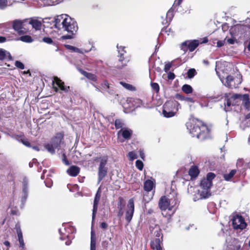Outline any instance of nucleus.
Here are the masks:
<instances>
[{
    "instance_id": "nucleus-1",
    "label": "nucleus",
    "mask_w": 250,
    "mask_h": 250,
    "mask_svg": "<svg viewBox=\"0 0 250 250\" xmlns=\"http://www.w3.org/2000/svg\"><path fill=\"white\" fill-rule=\"evenodd\" d=\"M187 129L193 137H196L201 140L208 137L209 130L206 125L198 119H193L186 124Z\"/></svg>"
},
{
    "instance_id": "nucleus-2",
    "label": "nucleus",
    "mask_w": 250,
    "mask_h": 250,
    "mask_svg": "<svg viewBox=\"0 0 250 250\" xmlns=\"http://www.w3.org/2000/svg\"><path fill=\"white\" fill-rule=\"evenodd\" d=\"M53 22L54 27L60 30L77 32L78 29L77 22L66 14L57 16Z\"/></svg>"
},
{
    "instance_id": "nucleus-3",
    "label": "nucleus",
    "mask_w": 250,
    "mask_h": 250,
    "mask_svg": "<svg viewBox=\"0 0 250 250\" xmlns=\"http://www.w3.org/2000/svg\"><path fill=\"white\" fill-rule=\"evenodd\" d=\"M179 104L175 101H169L163 105V114L165 117L170 118L174 116L178 110Z\"/></svg>"
},
{
    "instance_id": "nucleus-4",
    "label": "nucleus",
    "mask_w": 250,
    "mask_h": 250,
    "mask_svg": "<svg viewBox=\"0 0 250 250\" xmlns=\"http://www.w3.org/2000/svg\"><path fill=\"white\" fill-rule=\"evenodd\" d=\"M108 158L107 156L96 157L94 161L99 163L98 167V182H100L107 174V167H106Z\"/></svg>"
},
{
    "instance_id": "nucleus-5",
    "label": "nucleus",
    "mask_w": 250,
    "mask_h": 250,
    "mask_svg": "<svg viewBox=\"0 0 250 250\" xmlns=\"http://www.w3.org/2000/svg\"><path fill=\"white\" fill-rule=\"evenodd\" d=\"M208 42L207 38H204L203 42H200L198 40H194L191 41H187L183 42L181 45V48L185 52L187 51L188 48L190 52L193 51L201 43H206Z\"/></svg>"
},
{
    "instance_id": "nucleus-6",
    "label": "nucleus",
    "mask_w": 250,
    "mask_h": 250,
    "mask_svg": "<svg viewBox=\"0 0 250 250\" xmlns=\"http://www.w3.org/2000/svg\"><path fill=\"white\" fill-rule=\"evenodd\" d=\"M159 206L162 211H171L174 205L173 202H171V200L166 196H163L161 198L159 202Z\"/></svg>"
},
{
    "instance_id": "nucleus-7",
    "label": "nucleus",
    "mask_w": 250,
    "mask_h": 250,
    "mask_svg": "<svg viewBox=\"0 0 250 250\" xmlns=\"http://www.w3.org/2000/svg\"><path fill=\"white\" fill-rule=\"evenodd\" d=\"M232 222V225L235 229H245L247 226V224L242 216L238 214H236L233 217Z\"/></svg>"
},
{
    "instance_id": "nucleus-8",
    "label": "nucleus",
    "mask_w": 250,
    "mask_h": 250,
    "mask_svg": "<svg viewBox=\"0 0 250 250\" xmlns=\"http://www.w3.org/2000/svg\"><path fill=\"white\" fill-rule=\"evenodd\" d=\"M134 211V201L132 199L129 200L127 206V210L125 212V220L128 223H129L131 220L133 213Z\"/></svg>"
},
{
    "instance_id": "nucleus-9",
    "label": "nucleus",
    "mask_w": 250,
    "mask_h": 250,
    "mask_svg": "<svg viewBox=\"0 0 250 250\" xmlns=\"http://www.w3.org/2000/svg\"><path fill=\"white\" fill-rule=\"evenodd\" d=\"M240 96L239 94H233L232 96L230 97V98L228 99L227 100V107L225 108V110L226 111H228L229 110V107L230 106V105H235L236 104H238L239 103V97Z\"/></svg>"
},
{
    "instance_id": "nucleus-10",
    "label": "nucleus",
    "mask_w": 250,
    "mask_h": 250,
    "mask_svg": "<svg viewBox=\"0 0 250 250\" xmlns=\"http://www.w3.org/2000/svg\"><path fill=\"white\" fill-rule=\"evenodd\" d=\"M28 180L26 177L23 179L22 181V196L21 198V202L24 203L28 197Z\"/></svg>"
},
{
    "instance_id": "nucleus-11",
    "label": "nucleus",
    "mask_w": 250,
    "mask_h": 250,
    "mask_svg": "<svg viewBox=\"0 0 250 250\" xmlns=\"http://www.w3.org/2000/svg\"><path fill=\"white\" fill-rule=\"evenodd\" d=\"M100 192H101L100 191V190L98 189V190L97 191V192L96 194V195H95V198L94 200L93 208V210H92V222L93 221V220H94V219L95 218L96 214V212L97 211L98 203H99V202L100 201V197H101V193Z\"/></svg>"
},
{
    "instance_id": "nucleus-12",
    "label": "nucleus",
    "mask_w": 250,
    "mask_h": 250,
    "mask_svg": "<svg viewBox=\"0 0 250 250\" xmlns=\"http://www.w3.org/2000/svg\"><path fill=\"white\" fill-rule=\"evenodd\" d=\"M247 29H250V25L249 26L236 25L230 29V32L238 35L239 32H240L241 34L244 33V31H246Z\"/></svg>"
},
{
    "instance_id": "nucleus-13",
    "label": "nucleus",
    "mask_w": 250,
    "mask_h": 250,
    "mask_svg": "<svg viewBox=\"0 0 250 250\" xmlns=\"http://www.w3.org/2000/svg\"><path fill=\"white\" fill-rule=\"evenodd\" d=\"M53 84L55 83L56 85L61 89V90L65 92H67L69 89V86H65L64 83L57 77H54L53 81Z\"/></svg>"
},
{
    "instance_id": "nucleus-14",
    "label": "nucleus",
    "mask_w": 250,
    "mask_h": 250,
    "mask_svg": "<svg viewBox=\"0 0 250 250\" xmlns=\"http://www.w3.org/2000/svg\"><path fill=\"white\" fill-rule=\"evenodd\" d=\"M239 101H242V104L246 109H249L250 108V100L249 96L247 94L244 95L239 94Z\"/></svg>"
},
{
    "instance_id": "nucleus-15",
    "label": "nucleus",
    "mask_w": 250,
    "mask_h": 250,
    "mask_svg": "<svg viewBox=\"0 0 250 250\" xmlns=\"http://www.w3.org/2000/svg\"><path fill=\"white\" fill-rule=\"evenodd\" d=\"M132 134V131L128 128L121 129L118 132V135L121 134L122 136V137L126 140L129 139L131 137Z\"/></svg>"
},
{
    "instance_id": "nucleus-16",
    "label": "nucleus",
    "mask_w": 250,
    "mask_h": 250,
    "mask_svg": "<svg viewBox=\"0 0 250 250\" xmlns=\"http://www.w3.org/2000/svg\"><path fill=\"white\" fill-rule=\"evenodd\" d=\"M62 136L61 134H58L56 136L52 139L50 143L55 147L57 148L60 145L62 139Z\"/></svg>"
},
{
    "instance_id": "nucleus-17",
    "label": "nucleus",
    "mask_w": 250,
    "mask_h": 250,
    "mask_svg": "<svg viewBox=\"0 0 250 250\" xmlns=\"http://www.w3.org/2000/svg\"><path fill=\"white\" fill-rule=\"evenodd\" d=\"M13 27L20 34L24 33V31L22 29V22L20 20H15L13 23Z\"/></svg>"
},
{
    "instance_id": "nucleus-18",
    "label": "nucleus",
    "mask_w": 250,
    "mask_h": 250,
    "mask_svg": "<svg viewBox=\"0 0 250 250\" xmlns=\"http://www.w3.org/2000/svg\"><path fill=\"white\" fill-rule=\"evenodd\" d=\"M200 171L196 166H192L189 168L188 174L191 179L196 178L199 174Z\"/></svg>"
},
{
    "instance_id": "nucleus-19",
    "label": "nucleus",
    "mask_w": 250,
    "mask_h": 250,
    "mask_svg": "<svg viewBox=\"0 0 250 250\" xmlns=\"http://www.w3.org/2000/svg\"><path fill=\"white\" fill-rule=\"evenodd\" d=\"M65 47L73 52L78 53L80 54H83L85 53L88 52V51H86L85 49L79 48L75 46L70 45H65Z\"/></svg>"
},
{
    "instance_id": "nucleus-20",
    "label": "nucleus",
    "mask_w": 250,
    "mask_h": 250,
    "mask_svg": "<svg viewBox=\"0 0 250 250\" xmlns=\"http://www.w3.org/2000/svg\"><path fill=\"white\" fill-rule=\"evenodd\" d=\"M80 172V168L75 166H71L67 170V172L71 176H76Z\"/></svg>"
},
{
    "instance_id": "nucleus-21",
    "label": "nucleus",
    "mask_w": 250,
    "mask_h": 250,
    "mask_svg": "<svg viewBox=\"0 0 250 250\" xmlns=\"http://www.w3.org/2000/svg\"><path fill=\"white\" fill-rule=\"evenodd\" d=\"M101 88L102 89V90L105 91L110 94H112L114 93L113 90L111 88L110 84L108 83L107 81H104L101 84Z\"/></svg>"
},
{
    "instance_id": "nucleus-22",
    "label": "nucleus",
    "mask_w": 250,
    "mask_h": 250,
    "mask_svg": "<svg viewBox=\"0 0 250 250\" xmlns=\"http://www.w3.org/2000/svg\"><path fill=\"white\" fill-rule=\"evenodd\" d=\"M154 180H147L144 182V188L145 191H151L154 186Z\"/></svg>"
},
{
    "instance_id": "nucleus-23",
    "label": "nucleus",
    "mask_w": 250,
    "mask_h": 250,
    "mask_svg": "<svg viewBox=\"0 0 250 250\" xmlns=\"http://www.w3.org/2000/svg\"><path fill=\"white\" fill-rule=\"evenodd\" d=\"M29 24H31L33 28L36 30H41L42 27V22L36 19H32L29 21Z\"/></svg>"
},
{
    "instance_id": "nucleus-24",
    "label": "nucleus",
    "mask_w": 250,
    "mask_h": 250,
    "mask_svg": "<svg viewBox=\"0 0 250 250\" xmlns=\"http://www.w3.org/2000/svg\"><path fill=\"white\" fill-rule=\"evenodd\" d=\"M80 72L84 77L91 81L96 82L97 80L96 76L92 73L87 72L82 69H80Z\"/></svg>"
},
{
    "instance_id": "nucleus-25",
    "label": "nucleus",
    "mask_w": 250,
    "mask_h": 250,
    "mask_svg": "<svg viewBox=\"0 0 250 250\" xmlns=\"http://www.w3.org/2000/svg\"><path fill=\"white\" fill-rule=\"evenodd\" d=\"M212 185V182L208 181V179H203L201 181L200 187L201 188H206L210 189Z\"/></svg>"
},
{
    "instance_id": "nucleus-26",
    "label": "nucleus",
    "mask_w": 250,
    "mask_h": 250,
    "mask_svg": "<svg viewBox=\"0 0 250 250\" xmlns=\"http://www.w3.org/2000/svg\"><path fill=\"white\" fill-rule=\"evenodd\" d=\"M234 79L233 77L231 75H229L227 77L226 79V84L225 85L227 87L232 88L233 87H235V84L233 83Z\"/></svg>"
},
{
    "instance_id": "nucleus-27",
    "label": "nucleus",
    "mask_w": 250,
    "mask_h": 250,
    "mask_svg": "<svg viewBox=\"0 0 250 250\" xmlns=\"http://www.w3.org/2000/svg\"><path fill=\"white\" fill-rule=\"evenodd\" d=\"M200 198L206 199L209 197L211 195L210 190L209 189L202 188L200 191Z\"/></svg>"
},
{
    "instance_id": "nucleus-28",
    "label": "nucleus",
    "mask_w": 250,
    "mask_h": 250,
    "mask_svg": "<svg viewBox=\"0 0 250 250\" xmlns=\"http://www.w3.org/2000/svg\"><path fill=\"white\" fill-rule=\"evenodd\" d=\"M117 48L120 57L119 61L122 62L124 60V55L126 53V51L125 50V47L122 46H119L118 44H117Z\"/></svg>"
},
{
    "instance_id": "nucleus-29",
    "label": "nucleus",
    "mask_w": 250,
    "mask_h": 250,
    "mask_svg": "<svg viewBox=\"0 0 250 250\" xmlns=\"http://www.w3.org/2000/svg\"><path fill=\"white\" fill-rule=\"evenodd\" d=\"M237 172L236 169H232L231 170L229 173L227 174H224L223 175V177L224 179L227 181H230V179L234 176V175L236 174Z\"/></svg>"
},
{
    "instance_id": "nucleus-30",
    "label": "nucleus",
    "mask_w": 250,
    "mask_h": 250,
    "mask_svg": "<svg viewBox=\"0 0 250 250\" xmlns=\"http://www.w3.org/2000/svg\"><path fill=\"white\" fill-rule=\"evenodd\" d=\"M173 16V11L172 10H171L170 9L169 10L167 13V19L166 20H164L163 21H162V24L163 25H166L167 24H168V21H170L171 20Z\"/></svg>"
},
{
    "instance_id": "nucleus-31",
    "label": "nucleus",
    "mask_w": 250,
    "mask_h": 250,
    "mask_svg": "<svg viewBox=\"0 0 250 250\" xmlns=\"http://www.w3.org/2000/svg\"><path fill=\"white\" fill-rule=\"evenodd\" d=\"M96 238L93 231L91 233L90 250H96Z\"/></svg>"
},
{
    "instance_id": "nucleus-32",
    "label": "nucleus",
    "mask_w": 250,
    "mask_h": 250,
    "mask_svg": "<svg viewBox=\"0 0 250 250\" xmlns=\"http://www.w3.org/2000/svg\"><path fill=\"white\" fill-rule=\"evenodd\" d=\"M182 90L183 92L186 93V94H190L192 92L193 89L192 87L188 84H184L182 87Z\"/></svg>"
},
{
    "instance_id": "nucleus-33",
    "label": "nucleus",
    "mask_w": 250,
    "mask_h": 250,
    "mask_svg": "<svg viewBox=\"0 0 250 250\" xmlns=\"http://www.w3.org/2000/svg\"><path fill=\"white\" fill-rule=\"evenodd\" d=\"M7 55L11 58V55L9 52H7L3 49H0V61H2L5 59Z\"/></svg>"
},
{
    "instance_id": "nucleus-34",
    "label": "nucleus",
    "mask_w": 250,
    "mask_h": 250,
    "mask_svg": "<svg viewBox=\"0 0 250 250\" xmlns=\"http://www.w3.org/2000/svg\"><path fill=\"white\" fill-rule=\"evenodd\" d=\"M125 205V202L122 197H119L118 202V208L119 210H123Z\"/></svg>"
},
{
    "instance_id": "nucleus-35",
    "label": "nucleus",
    "mask_w": 250,
    "mask_h": 250,
    "mask_svg": "<svg viewBox=\"0 0 250 250\" xmlns=\"http://www.w3.org/2000/svg\"><path fill=\"white\" fill-rule=\"evenodd\" d=\"M120 83L126 89L130 90V91H134L135 90V87H134L133 85L125 83L124 82H120Z\"/></svg>"
},
{
    "instance_id": "nucleus-36",
    "label": "nucleus",
    "mask_w": 250,
    "mask_h": 250,
    "mask_svg": "<svg viewBox=\"0 0 250 250\" xmlns=\"http://www.w3.org/2000/svg\"><path fill=\"white\" fill-rule=\"evenodd\" d=\"M20 40L27 43L32 42L33 41L32 37L29 35H24L20 37Z\"/></svg>"
},
{
    "instance_id": "nucleus-37",
    "label": "nucleus",
    "mask_w": 250,
    "mask_h": 250,
    "mask_svg": "<svg viewBox=\"0 0 250 250\" xmlns=\"http://www.w3.org/2000/svg\"><path fill=\"white\" fill-rule=\"evenodd\" d=\"M45 147L50 153L54 154L55 153L56 148L51 143L45 145Z\"/></svg>"
},
{
    "instance_id": "nucleus-38",
    "label": "nucleus",
    "mask_w": 250,
    "mask_h": 250,
    "mask_svg": "<svg viewBox=\"0 0 250 250\" xmlns=\"http://www.w3.org/2000/svg\"><path fill=\"white\" fill-rule=\"evenodd\" d=\"M124 125V122L122 120L117 119L115 122V126L116 129L122 128Z\"/></svg>"
},
{
    "instance_id": "nucleus-39",
    "label": "nucleus",
    "mask_w": 250,
    "mask_h": 250,
    "mask_svg": "<svg viewBox=\"0 0 250 250\" xmlns=\"http://www.w3.org/2000/svg\"><path fill=\"white\" fill-rule=\"evenodd\" d=\"M196 74V70L194 68H190L187 72L188 77L189 79L192 78Z\"/></svg>"
},
{
    "instance_id": "nucleus-40",
    "label": "nucleus",
    "mask_w": 250,
    "mask_h": 250,
    "mask_svg": "<svg viewBox=\"0 0 250 250\" xmlns=\"http://www.w3.org/2000/svg\"><path fill=\"white\" fill-rule=\"evenodd\" d=\"M151 247L154 250H162L161 245L156 244L153 241L151 242Z\"/></svg>"
},
{
    "instance_id": "nucleus-41",
    "label": "nucleus",
    "mask_w": 250,
    "mask_h": 250,
    "mask_svg": "<svg viewBox=\"0 0 250 250\" xmlns=\"http://www.w3.org/2000/svg\"><path fill=\"white\" fill-rule=\"evenodd\" d=\"M69 34L62 36V38L63 40L71 39L74 38V36L76 32H67Z\"/></svg>"
},
{
    "instance_id": "nucleus-42",
    "label": "nucleus",
    "mask_w": 250,
    "mask_h": 250,
    "mask_svg": "<svg viewBox=\"0 0 250 250\" xmlns=\"http://www.w3.org/2000/svg\"><path fill=\"white\" fill-rule=\"evenodd\" d=\"M15 229H16L18 238H23L22 233L19 224H17L16 225Z\"/></svg>"
},
{
    "instance_id": "nucleus-43",
    "label": "nucleus",
    "mask_w": 250,
    "mask_h": 250,
    "mask_svg": "<svg viewBox=\"0 0 250 250\" xmlns=\"http://www.w3.org/2000/svg\"><path fill=\"white\" fill-rule=\"evenodd\" d=\"M151 87L153 90H154L156 93L159 91L160 87L159 84L156 83H151Z\"/></svg>"
},
{
    "instance_id": "nucleus-44",
    "label": "nucleus",
    "mask_w": 250,
    "mask_h": 250,
    "mask_svg": "<svg viewBox=\"0 0 250 250\" xmlns=\"http://www.w3.org/2000/svg\"><path fill=\"white\" fill-rule=\"evenodd\" d=\"M154 234L155 235L156 237L157 238H159L162 235L161 230L159 229L158 227H156L154 229Z\"/></svg>"
},
{
    "instance_id": "nucleus-45",
    "label": "nucleus",
    "mask_w": 250,
    "mask_h": 250,
    "mask_svg": "<svg viewBox=\"0 0 250 250\" xmlns=\"http://www.w3.org/2000/svg\"><path fill=\"white\" fill-rule=\"evenodd\" d=\"M42 41L47 44H55L52 39L50 37H45L43 38Z\"/></svg>"
},
{
    "instance_id": "nucleus-46",
    "label": "nucleus",
    "mask_w": 250,
    "mask_h": 250,
    "mask_svg": "<svg viewBox=\"0 0 250 250\" xmlns=\"http://www.w3.org/2000/svg\"><path fill=\"white\" fill-rule=\"evenodd\" d=\"M136 167L140 170L143 169L144 164L143 162L140 160H137L136 161Z\"/></svg>"
},
{
    "instance_id": "nucleus-47",
    "label": "nucleus",
    "mask_w": 250,
    "mask_h": 250,
    "mask_svg": "<svg viewBox=\"0 0 250 250\" xmlns=\"http://www.w3.org/2000/svg\"><path fill=\"white\" fill-rule=\"evenodd\" d=\"M7 5V0H0V9H4Z\"/></svg>"
},
{
    "instance_id": "nucleus-48",
    "label": "nucleus",
    "mask_w": 250,
    "mask_h": 250,
    "mask_svg": "<svg viewBox=\"0 0 250 250\" xmlns=\"http://www.w3.org/2000/svg\"><path fill=\"white\" fill-rule=\"evenodd\" d=\"M215 177V174L212 172L208 173L207 175L206 178L205 179H208V181L212 182V180Z\"/></svg>"
},
{
    "instance_id": "nucleus-49",
    "label": "nucleus",
    "mask_w": 250,
    "mask_h": 250,
    "mask_svg": "<svg viewBox=\"0 0 250 250\" xmlns=\"http://www.w3.org/2000/svg\"><path fill=\"white\" fill-rule=\"evenodd\" d=\"M15 66L21 69H23L24 68V65L23 63L19 61H16L15 63Z\"/></svg>"
},
{
    "instance_id": "nucleus-50",
    "label": "nucleus",
    "mask_w": 250,
    "mask_h": 250,
    "mask_svg": "<svg viewBox=\"0 0 250 250\" xmlns=\"http://www.w3.org/2000/svg\"><path fill=\"white\" fill-rule=\"evenodd\" d=\"M128 156L130 160H133L137 158L136 154L133 151H130L128 153Z\"/></svg>"
},
{
    "instance_id": "nucleus-51",
    "label": "nucleus",
    "mask_w": 250,
    "mask_h": 250,
    "mask_svg": "<svg viewBox=\"0 0 250 250\" xmlns=\"http://www.w3.org/2000/svg\"><path fill=\"white\" fill-rule=\"evenodd\" d=\"M62 161L63 163L66 166L70 165V163L66 158V156L64 153L62 154Z\"/></svg>"
},
{
    "instance_id": "nucleus-52",
    "label": "nucleus",
    "mask_w": 250,
    "mask_h": 250,
    "mask_svg": "<svg viewBox=\"0 0 250 250\" xmlns=\"http://www.w3.org/2000/svg\"><path fill=\"white\" fill-rule=\"evenodd\" d=\"M226 39H227V37L224 40L218 41L217 42V47H221L223 45H224V43H225V42H226Z\"/></svg>"
},
{
    "instance_id": "nucleus-53",
    "label": "nucleus",
    "mask_w": 250,
    "mask_h": 250,
    "mask_svg": "<svg viewBox=\"0 0 250 250\" xmlns=\"http://www.w3.org/2000/svg\"><path fill=\"white\" fill-rule=\"evenodd\" d=\"M171 66V64L170 63H167L165 65V67H164V71L166 72H167L169 70Z\"/></svg>"
},
{
    "instance_id": "nucleus-54",
    "label": "nucleus",
    "mask_w": 250,
    "mask_h": 250,
    "mask_svg": "<svg viewBox=\"0 0 250 250\" xmlns=\"http://www.w3.org/2000/svg\"><path fill=\"white\" fill-rule=\"evenodd\" d=\"M18 240L20 243V246L22 248H24V240L23 238H18Z\"/></svg>"
},
{
    "instance_id": "nucleus-55",
    "label": "nucleus",
    "mask_w": 250,
    "mask_h": 250,
    "mask_svg": "<svg viewBox=\"0 0 250 250\" xmlns=\"http://www.w3.org/2000/svg\"><path fill=\"white\" fill-rule=\"evenodd\" d=\"M62 228H61L59 229V232H60V234L61 235V237H60V239L62 240L63 239V237H68V234H64L63 235H62ZM64 229H65V227H64V228H63Z\"/></svg>"
},
{
    "instance_id": "nucleus-56",
    "label": "nucleus",
    "mask_w": 250,
    "mask_h": 250,
    "mask_svg": "<svg viewBox=\"0 0 250 250\" xmlns=\"http://www.w3.org/2000/svg\"><path fill=\"white\" fill-rule=\"evenodd\" d=\"M167 78L169 80H173L175 78V75L173 73L169 72L167 74Z\"/></svg>"
},
{
    "instance_id": "nucleus-57",
    "label": "nucleus",
    "mask_w": 250,
    "mask_h": 250,
    "mask_svg": "<svg viewBox=\"0 0 250 250\" xmlns=\"http://www.w3.org/2000/svg\"><path fill=\"white\" fill-rule=\"evenodd\" d=\"M21 143L25 146H27V147H30L31 146V145H30V143L27 141H25L24 140H21Z\"/></svg>"
},
{
    "instance_id": "nucleus-58",
    "label": "nucleus",
    "mask_w": 250,
    "mask_h": 250,
    "mask_svg": "<svg viewBox=\"0 0 250 250\" xmlns=\"http://www.w3.org/2000/svg\"><path fill=\"white\" fill-rule=\"evenodd\" d=\"M176 98L180 100H185V97L179 94L176 95Z\"/></svg>"
},
{
    "instance_id": "nucleus-59",
    "label": "nucleus",
    "mask_w": 250,
    "mask_h": 250,
    "mask_svg": "<svg viewBox=\"0 0 250 250\" xmlns=\"http://www.w3.org/2000/svg\"><path fill=\"white\" fill-rule=\"evenodd\" d=\"M50 1L52 2V4L55 5L62 2L63 0H50Z\"/></svg>"
},
{
    "instance_id": "nucleus-60",
    "label": "nucleus",
    "mask_w": 250,
    "mask_h": 250,
    "mask_svg": "<svg viewBox=\"0 0 250 250\" xmlns=\"http://www.w3.org/2000/svg\"><path fill=\"white\" fill-rule=\"evenodd\" d=\"M226 41H227L229 44H233L234 43V40L232 38H229L226 39Z\"/></svg>"
},
{
    "instance_id": "nucleus-61",
    "label": "nucleus",
    "mask_w": 250,
    "mask_h": 250,
    "mask_svg": "<svg viewBox=\"0 0 250 250\" xmlns=\"http://www.w3.org/2000/svg\"><path fill=\"white\" fill-rule=\"evenodd\" d=\"M153 241L155 242L156 244L161 245V241L160 238H156Z\"/></svg>"
},
{
    "instance_id": "nucleus-62",
    "label": "nucleus",
    "mask_w": 250,
    "mask_h": 250,
    "mask_svg": "<svg viewBox=\"0 0 250 250\" xmlns=\"http://www.w3.org/2000/svg\"><path fill=\"white\" fill-rule=\"evenodd\" d=\"M6 39L4 37L0 36V43L4 42L6 41Z\"/></svg>"
},
{
    "instance_id": "nucleus-63",
    "label": "nucleus",
    "mask_w": 250,
    "mask_h": 250,
    "mask_svg": "<svg viewBox=\"0 0 250 250\" xmlns=\"http://www.w3.org/2000/svg\"><path fill=\"white\" fill-rule=\"evenodd\" d=\"M101 227L102 229H105L107 228V224L104 222H103L101 224Z\"/></svg>"
},
{
    "instance_id": "nucleus-64",
    "label": "nucleus",
    "mask_w": 250,
    "mask_h": 250,
    "mask_svg": "<svg viewBox=\"0 0 250 250\" xmlns=\"http://www.w3.org/2000/svg\"><path fill=\"white\" fill-rule=\"evenodd\" d=\"M124 212L123 210H119V212L118 213V216L121 217L123 215Z\"/></svg>"
}]
</instances>
